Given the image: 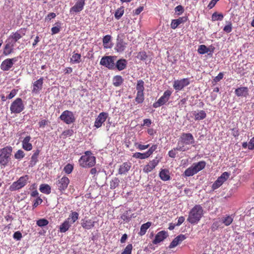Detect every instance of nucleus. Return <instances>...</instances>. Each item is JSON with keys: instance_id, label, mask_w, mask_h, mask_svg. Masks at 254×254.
I'll return each instance as SVG.
<instances>
[{"instance_id": "obj_52", "label": "nucleus", "mask_w": 254, "mask_h": 254, "mask_svg": "<svg viewBox=\"0 0 254 254\" xmlns=\"http://www.w3.org/2000/svg\"><path fill=\"white\" fill-rule=\"evenodd\" d=\"M38 156L32 155L31 158V160L30 161V166L33 167L36 165L38 161Z\"/></svg>"}, {"instance_id": "obj_22", "label": "nucleus", "mask_w": 254, "mask_h": 254, "mask_svg": "<svg viewBox=\"0 0 254 254\" xmlns=\"http://www.w3.org/2000/svg\"><path fill=\"white\" fill-rule=\"evenodd\" d=\"M186 236L185 235L181 234L176 237L171 243L169 248L172 249L176 247L184 240L186 239Z\"/></svg>"}, {"instance_id": "obj_44", "label": "nucleus", "mask_w": 254, "mask_h": 254, "mask_svg": "<svg viewBox=\"0 0 254 254\" xmlns=\"http://www.w3.org/2000/svg\"><path fill=\"white\" fill-rule=\"evenodd\" d=\"M133 157L135 158H138L140 159H144L149 157L146 152L142 153L140 152H136L133 154Z\"/></svg>"}, {"instance_id": "obj_13", "label": "nucleus", "mask_w": 254, "mask_h": 254, "mask_svg": "<svg viewBox=\"0 0 254 254\" xmlns=\"http://www.w3.org/2000/svg\"><path fill=\"white\" fill-rule=\"evenodd\" d=\"M78 213L76 212H72L66 221H64V232L66 231L71 225L74 223L78 218Z\"/></svg>"}, {"instance_id": "obj_20", "label": "nucleus", "mask_w": 254, "mask_h": 254, "mask_svg": "<svg viewBox=\"0 0 254 254\" xmlns=\"http://www.w3.org/2000/svg\"><path fill=\"white\" fill-rule=\"evenodd\" d=\"M168 236V233L165 231H160L156 235L155 239L153 241V243L157 244L162 242Z\"/></svg>"}, {"instance_id": "obj_62", "label": "nucleus", "mask_w": 254, "mask_h": 254, "mask_svg": "<svg viewBox=\"0 0 254 254\" xmlns=\"http://www.w3.org/2000/svg\"><path fill=\"white\" fill-rule=\"evenodd\" d=\"M248 148L250 150L254 149V136L250 140L248 145Z\"/></svg>"}, {"instance_id": "obj_32", "label": "nucleus", "mask_w": 254, "mask_h": 254, "mask_svg": "<svg viewBox=\"0 0 254 254\" xmlns=\"http://www.w3.org/2000/svg\"><path fill=\"white\" fill-rule=\"evenodd\" d=\"M39 190L43 193L49 194L51 192V188L49 185L42 184L40 186Z\"/></svg>"}, {"instance_id": "obj_35", "label": "nucleus", "mask_w": 254, "mask_h": 254, "mask_svg": "<svg viewBox=\"0 0 254 254\" xmlns=\"http://www.w3.org/2000/svg\"><path fill=\"white\" fill-rule=\"evenodd\" d=\"M222 224L226 226L230 225L233 221V217L232 216L228 215L225 217L222 218L221 219Z\"/></svg>"}, {"instance_id": "obj_55", "label": "nucleus", "mask_w": 254, "mask_h": 254, "mask_svg": "<svg viewBox=\"0 0 254 254\" xmlns=\"http://www.w3.org/2000/svg\"><path fill=\"white\" fill-rule=\"evenodd\" d=\"M18 90L16 89H13L10 92V93L7 95V98L8 99H11L13 98L17 93Z\"/></svg>"}, {"instance_id": "obj_10", "label": "nucleus", "mask_w": 254, "mask_h": 254, "mask_svg": "<svg viewBox=\"0 0 254 254\" xmlns=\"http://www.w3.org/2000/svg\"><path fill=\"white\" fill-rule=\"evenodd\" d=\"M26 32V29L21 28L15 32L12 33L9 36L8 40L11 39V42L15 44L16 42L25 35Z\"/></svg>"}, {"instance_id": "obj_5", "label": "nucleus", "mask_w": 254, "mask_h": 254, "mask_svg": "<svg viewBox=\"0 0 254 254\" xmlns=\"http://www.w3.org/2000/svg\"><path fill=\"white\" fill-rule=\"evenodd\" d=\"M29 178V177L27 175L20 177L17 181L10 185L9 190L11 191H15L22 188L27 184Z\"/></svg>"}, {"instance_id": "obj_4", "label": "nucleus", "mask_w": 254, "mask_h": 254, "mask_svg": "<svg viewBox=\"0 0 254 254\" xmlns=\"http://www.w3.org/2000/svg\"><path fill=\"white\" fill-rule=\"evenodd\" d=\"M206 163L204 161L193 163L191 166L186 170L184 175L186 177L192 176L204 169Z\"/></svg>"}, {"instance_id": "obj_36", "label": "nucleus", "mask_w": 254, "mask_h": 254, "mask_svg": "<svg viewBox=\"0 0 254 254\" xmlns=\"http://www.w3.org/2000/svg\"><path fill=\"white\" fill-rule=\"evenodd\" d=\"M123 82V79L121 76L116 75L113 79V83L115 86H119Z\"/></svg>"}, {"instance_id": "obj_43", "label": "nucleus", "mask_w": 254, "mask_h": 254, "mask_svg": "<svg viewBox=\"0 0 254 254\" xmlns=\"http://www.w3.org/2000/svg\"><path fill=\"white\" fill-rule=\"evenodd\" d=\"M56 185V188L61 191L64 190V177L57 181Z\"/></svg>"}, {"instance_id": "obj_58", "label": "nucleus", "mask_w": 254, "mask_h": 254, "mask_svg": "<svg viewBox=\"0 0 254 254\" xmlns=\"http://www.w3.org/2000/svg\"><path fill=\"white\" fill-rule=\"evenodd\" d=\"M56 17V14L54 12L50 13L45 17L46 21H50L52 19Z\"/></svg>"}, {"instance_id": "obj_63", "label": "nucleus", "mask_w": 254, "mask_h": 254, "mask_svg": "<svg viewBox=\"0 0 254 254\" xmlns=\"http://www.w3.org/2000/svg\"><path fill=\"white\" fill-rule=\"evenodd\" d=\"M175 11L176 12H179L178 14H180L182 13L184 11V8L182 5H178L175 7Z\"/></svg>"}, {"instance_id": "obj_47", "label": "nucleus", "mask_w": 254, "mask_h": 254, "mask_svg": "<svg viewBox=\"0 0 254 254\" xmlns=\"http://www.w3.org/2000/svg\"><path fill=\"white\" fill-rule=\"evenodd\" d=\"M111 39V37L110 35H107L104 37L103 39V42L104 48H108L110 47L108 46V44L110 42Z\"/></svg>"}, {"instance_id": "obj_11", "label": "nucleus", "mask_w": 254, "mask_h": 254, "mask_svg": "<svg viewBox=\"0 0 254 254\" xmlns=\"http://www.w3.org/2000/svg\"><path fill=\"white\" fill-rule=\"evenodd\" d=\"M190 80L188 78H183L180 80H175L173 83V87L176 90L180 91L185 87L189 85Z\"/></svg>"}, {"instance_id": "obj_50", "label": "nucleus", "mask_w": 254, "mask_h": 254, "mask_svg": "<svg viewBox=\"0 0 254 254\" xmlns=\"http://www.w3.org/2000/svg\"><path fill=\"white\" fill-rule=\"evenodd\" d=\"M136 58L140 60L144 61L147 59V56L146 52L142 51L137 54Z\"/></svg>"}, {"instance_id": "obj_16", "label": "nucleus", "mask_w": 254, "mask_h": 254, "mask_svg": "<svg viewBox=\"0 0 254 254\" xmlns=\"http://www.w3.org/2000/svg\"><path fill=\"white\" fill-rule=\"evenodd\" d=\"M160 160L156 157L154 159L150 161L149 163L144 166L143 168V172L148 173L151 172L155 167L158 164Z\"/></svg>"}, {"instance_id": "obj_15", "label": "nucleus", "mask_w": 254, "mask_h": 254, "mask_svg": "<svg viewBox=\"0 0 254 254\" xmlns=\"http://www.w3.org/2000/svg\"><path fill=\"white\" fill-rule=\"evenodd\" d=\"M85 0H77L75 4L71 7L70 9V13H77L82 11L85 5Z\"/></svg>"}, {"instance_id": "obj_18", "label": "nucleus", "mask_w": 254, "mask_h": 254, "mask_svg": "<svg viewBox=\"0 0 254 254\" xmlns=\"http://www.w3.org/2000/svg\"><path fill=\"white\" fill-rule=\"evenodd\" d=\"M5 42L6 44L3 49V54L4 56H8L13 52L15 44L8 40V39Z\"/></svg>"}, {"instance_id": "obj_33", "label": "nucleus", "mask_w": 254, "mask_h": 254, "mask_svg": "<svg viewBox=\"0 0 254 254\" xmlns=\"http://www.w3.org/2000/svg\"><path fill=\"white\" fill-rule=\"evenodd\" d=\"M126 47V43L122 40H118L115 49L118 52L124 51Z\"/></svg>"}, {"instance_id": "obj_21", "label": "nucleus", "mask_w": 254, "mask_h": 254, "mask_svg": "<svg viewBox=\"0 0 254 254\" xmlns=\"http://www.w3.org/2000/svg\"><path fill=\"white\" fill-rule=\"evenodd\" d=\"M43 77H41L33 83L32 92L33 93H38L42 89L43 84Z\"/></svg>"}, {"instance_id": "obj_12", "label": "nucleus", "mask_w": 254, "mask_h": 254, "mask_svg": "<svg viewBox=\"0 0 254 254\" xmlns=\"http://www.w3.org/2000/svg\"><path fill=\"white\" fill-rule=\"evenodd\" d=\"M18 61V58L15 57L12 59H6L1 63L0 69L3 71L9 70L13 65L14 63Z\"/></svg>"}, {"instance_id": "obj_27", "label": "nucleus", "mask_w": 254, "mask_h": 254, "mask_svg": "<svg viewBox=\"0 0 254 254\" xmlns=\"http://www.w3.org/2000/svg\"><path fill=\"white\" fill-rule=\"evenodd\" d=\"M75 120L74 116L71 112L64 111V122L67 124L73 122Z\"/></svg>"}, {"instance_id": "obj_40", "label": "nucleus", "mask_w": 254, "mask_h": 254, "mask_svg": "<svg viewBox=\"0 0 254 254\" xmlns=\"http://www.w3.org/2000/svg\"><path fill=\"white\" fill-rule=\"evenodd\" d=\"M124 13V7L122 6L118 8L115 12V17L116 19H119Z\"/></svg>"}, {"instance_id": "obj_29", "label": "nucleus", "mask_w": 254, "mask_h": 254, "mask_svg": "<svg viewBox=\"0 0 254 254\" xmlns=\"http://www.w3.org/2000/svg\"><path fill=\"white\" fill-rule=\"evenodd\" d=\"M94 221L91 219H83L81 222V225L83 228L86 229H90L94 226Z\"/></svg>"}, {"instance_id": "obj_3", "label": "nucleus", "mask_w": 254, "mask_h": 254, "mask_svg": "<svg viewBox=\"0 0 254 254\" xmlns=\"http://www.w3.org/2000/svg\"><path fill=\"white\" fill-rule=\"evenodd\" d=\"M80 165L84 168L92 167L96 163V159L90 151H86L79 160Z\"/></svg>"}, {"instance_id": "obj_24", "label": "nucleus", "mask_w": 254, "mask_h": 254, "mask_svg": "<svg viewBox=\"0 0 254 254\" xmlns=\"http://www.w3.org/2000/svg\"><path fill=\"white\" fill-rule=\"evenodd\" d=\"M235 94L238 97H246L249 94V89L247 87H240L236 89Z\"/></svg>"}, {"instance_id": "obj_1", "label": "nucleus", "mask_w": 254, "mask_h": 254, "mask_svg": "<svg viewBox=\"0 0 254 254\" xmlns=\"http://www.w3.org/2000/svg\"><path fill=\"white\" fill-rule=\"evenodd\" d=\"M203 209L200 205H195L190 211L187 221L191 224H197L202 218Z\"/></svg>"}, {"instance_id": "obj_23", "label": "nucleus", "mask_w": 254, "mask_h": 254, "mask_svg": "<svg viewBox=\"0 0 254 254\" xmlns=\"http://www.w3.org/2000/svg\"><path fill=\"white\" fill-rule=\"evenodd\" d=\"M31 139L30 136L28 135L26 136L22 141V148L26 151H30L32 149V145L30 143Z\"/></svg>"}, {"instance_id": "obj_42", "label": "nucleus", "mask_w": 254, "mask_h": 254, "mask_svg": "<svg viewBox=\"0 0 254 254\" xmlns=\"http://www.w3.org/2000/svg\"><path fill=\"white\" fill-rule=\"evenodd\" d=\"M81 56L79 54L74 53L70 59L71 62L73 63H79L80 61Z\"/></svg>"}, {"instance_id": "obj_37", "label": "nucleus", "mask_w": 254, "mask_h": 254, "mask_svg": "<svg viewBox=\"0 0 254 254\" xmlns=\"http://www.w3.org/2000/svg\"><path fill=\"white\" fill-rule=\"evenodd\" d=\"M209 51V49L208 48L204 45H201L199 46L198 48L197 49V52L199 54L203 55L206 53H208Z\"/></svg>"}, {"instance_id": "obj_19", "label": "nucleus", "mask_w": 254, "mask_h": 254, "mask_svg": "<svg viewBox=\"0 0 254 254\" xmlns=\"http://www.w3.org/2000/svg\"><path fill=\"white\" fill-rule=\"evenodd\" d=\"M190 149L189 147H187L185 146H181V145H178L176 148H174L173 149L170 150L168 152V155L169 157L171 158H175L177 154L176 151H182L184 152Z\"/></svg>"}, {"instance_id": "obj_51", "label": "nucleus", "mask_w": 254, "mask_h": 254, "mask_svg": "<svg viewBox=\"0 0 254 254\" xmlns=\"http://www.w3.org/2000/svg\"><path fill=\"white\" fill-rule=\"evenodd\" d=\"M132 246L131 244H128L127 246L122 254H131Z\"/></svg>"}, {"instance_id": "obj_41", "label": "nucleus", "mask_w": 254, "mask_h": 254, "mask_svg": "<svg viewBox=\"0 0 254 254\" xmlns=\"http://www.w3.org/2000/svg\"><path fill=\"white\" fill-rule=\"evenodd\" d=\"M24 151L21 149L18 150L14 154V158L18 160H21L25 156Z\"/></svg>"}, {"instance_id": "obj_17", "label": "nucleus", "mask_w": 254, "mask_h": 254, "mask_svg": "<svg viewBox=\"0 0 254 254\" xmlns=\"http://www.w3.org/2000/svg\"><path fill=\"white\" fill-rule=\"evenodd\" d=\"M108 117V114L102 112L99 114L97 118L96 119L94 123V126L97 128H99L102 126V124L105 122Z\"/></svg>"}, {"instance_id": "obj_2", "label": "nucleus", "mask_w": 254, "mask_h": 254, "mask_svg": "<svg viewBox=\"0 0 254 254\" xmlns=\"http://www.w3.org/2000/svg\"><path fill=\"white\" fill-rule=\"evenodd\" d=\"M12 147L6 146L0 149V165L1 168H5L11 160Z\"/></svg>"}, {"instance_id": "obj_28", "label": "nucleus", "mask_w": 254, "mask_h": 254, "mask_svg": "<svg viewBox=\"0 0 254 254\" xmlns=\"http://www.w3.org/2000/svg\"><path fill=\"white\" fill-rule=\"evenodd\" d=\"M192 115L194 117V119L196 121L203 120L206 117L205 112L203 110L198 111L197 112L194 111L192 112Z\"/></svg>"}, {"instance_id": "obj_9", "label": "nucleus", "mask_w": 254, "mask_h": 254, "mask_svg": "<svg viewBox=\"0 0 254 254\" xmlns=\"http://www.w3.org/2000/svg\"><path fill=\"white\" fill-rule=\"evenodd\" d=\"M172 92L170 90H166L163 93V95L158 100V101L153 104V107L155 108L159 107L164 105L169 99Z\"/></svg>"}, {"instance_id": "obj_6", "label": "nucleus", "mask_w": 254, "mask_h": 254, "mask_svg": "<svg viewBox=\"0 0 254 254\" xmlns=\"http://www.w3.org/2000/svg\"><path fill=\"white\" fill-rule=\"evenodd\" d=\"M24 109V105L22 100L20 98H17L13 101L10 106L11 114H19Z\"/></svg>"}, {"instance_id": "obj_8", "label": "nucleus", "mask_w": 254, "mask_h": 254, "mask_svg": "<svg viewBox=\"0 0 254 254\" xmlns=\"http://www.w3.org/2000/svg\"><path fill=\"white\" fill-rule=\"evenodd\" d=\"M115 59L114 57L105 56L101 59L100 64L109 69H113L115 67Z\"/></svg>"}, {"instance_id": "obj_59", "label": "nucleus", "mask_w": 254, "mask_h": 254, "mask_svg": "<svg viewBox=\"0 0 254 254\" xmlns=\"http://www.w3.org/2000/svg\"><path fill=\"white\" fill-rule=\"evenodd\" d=\"M232 24L229 23L228 25H226L223 29V30L226 33H230L232 31Z\"/></svg>"}, {"instance_id": "obj_61", "label": "nucleus", "mask_w": 254, "mask_h": 254, "mask_svg": "<svg viewBox=\"0 0 254 254\" xmlns=\"http://www.w3.org/2000/svg\"><path fill=\"white\" fill-rule=\"evenodd\" d=\"M223 77V73H222V72H220L217 76H216L214 79V81L215 82H217L218 81H219L220 80H221Z\"/></svg>"}, {"instance_id": "obj_38", "label": "nucleus", "mask_w": 254, "mask_h": 254, "mask_svg": "<svg viewBox=\"0 0 254 254\" xmlns=\"http://www.w3.org/2000/svg\"><path fill=\"white\" fill-rule=\"evenodd\" d=\"M222 224V222L221 219L219 218L216 220L215 222H214L212 225L211 229L213 231H215L218 228L222 227L221 225Z\"/></svg>"}, {"instance_id": "obj_64", "label": "nucleus", "mask_w": 254, "mask_h": 254, "mask_svg": "<svg viewBox=\"0 0 254 254\" xmlns=\"http://www.w3.org/2000/svg\"><path fill=\"white\" fill-rule=\"evenodd\" d=\"M218 0H211V1L209 2V3L208 5V7L209 9L212 8L216 4L217 1Z\"/></svg>"}, {"instance_id": "obj_53", "label": "nucleus", "mask_w": 254, "mask_h": 254, "mask_svg": "<svg viewBox=\"0 0 254 254\" xmlns=\"http://www.w3.org/2000/svg\"><path fill=\"white\" fill-rule=\"evenodd\" d=\"M157 145L156 144L153 145L151 147H150L149 150L147 152H146L148 156L149 157L153 153V152L157 149Z\"/></svg>"}, {"instance_id": "obj_30", "label": "nucleus", "mask_w": 254, "mask_h": 254, "mask_svg": "<svg viewBox=\"0 0 254 254\" xmlns=\"http://www.w3.org/2000/svg\"><path fill=\"white\" fill-rule=\"evenodd\" d=\"M159 176L160 179L164 181L170 180V172L167 169H162L160 172Z\"/></svg>"}, {"instance_id": "obj_45", "label": "nucleus", "mask_w": 254, "mask_h": 254, "mask_svg": "<svg viewBox=\"0 0 254 254\" xmlns=\"http://www.w3.org/2000/svg\"><path fill=\"white\" fill-rule=\"evenodd\" d=\"M223 15L222 13H218L217 12H214L212 15V20L217 21L222 20L223 18Z\"/></svg>"}, {"instance_id": "obj_39", "label": "nucleus", "mask_w": 254, "mask_h": 254, "mask_svg": "<svg viewBox=\"0 0 254 254\" xmlns=\"http://www.w3.org/2000/svg\"><path fill=\"white\" fill-rule=\"evenodd\" d=\"M48 224V220L45 218L40 219L36 221V224L40 227H45L47 226Z\"/></svg>"}, {"instance_id": "obj_57", "label": "nucleus", "mask_w": 254, "mask_h": 254, "mask_svg": "<svg viewBox=\"0 0 254 254\" xmlns=\"http://www.w3.org/2000/svg\"><path fill=\"white\" fill-rule=\"evenodd\" d=\"M119 181L117 179H115L111 182V189H115L119 185Z\"/></svg>"}, {"instance_id": "obj_26", "label": "nucleus", "mask_w": 254, "mask_h": 254, "mask_svg": "<svg viewBox=\"0 0 254 254\" xmlns=\"http://www.w3.org/2000/svg\"><path fill=\"white\" fill-rule=\"evenodd\" d=\"M187 20V18L186 17H182L177 19H173L171 22V27L172 29H175L177 28L180 24L185 22Z\"/></svg>"}, {"instance_id": "obj_46", "label": "nucleus", "mask_w": 254, "mask_h": 254, "mask_svg": "<svg viewBox=\"0 0 254 254\" xmlns=\"http://www.w3.org/2000/svg\"><path fill=\"white\" fill-rule=\"evenodd\" d=\"M144 81L142 80L137 81V83L136 87L137 92H143L144 89Z\"/></svg>"}, {"instance_id": "obj_14", "label": "nucleus", "mask_w": 254, "mask_h": 254, "mask_svg": "<svg viewBox=\"0 0 254 254\" xmlns=\"http://www.w3.org/2000/svg\"><path fill=\"white\" fill-rule=\"evenodd\" d=\"M229 176L230 174L228 172H224L213 184V190L219 188L228 179Z\"/></svg>"}, {"instance_id": "obj_60", "label": "nucleus", "mask_w": 254, "mask_h": 254, "mask_svg": "<svg viewBox=\"0 0 254 254\" xmlns=\"http://www.w3.org/2000/svg\"><path fill=\"white\" fill-rule=\"evenodd\" d=\"M60 27L59 26H55L52 28L51 31H52V34H56L60 32Z\"/></svg>"}, {"instance_id": "obj_34", "label": "nucleus", "mask_w": 254, "mask_h": 254, "mask_svg": "<svg viewBox=\"0 0 254 254\" xmlns=\"http://www.w3.org/2000/svg\"><path fill=\"white\" fill-rule=\"evenodd\" d=\"M151 223L150 222H148L146 223L142 224L140 227V230L139 234L140 236L144 235L146 233L147 230L151 226Z\"/></svg>"}, {"instance_id": "obj_49", "label": "nucleus", "mask_w": 254, "mask_h": 254, "mask_svg": "<svg viewBox=\"0 0 254 254\" xmlns=\"http://www.w3.org/2000/svg\"><path fill=\"white\" fill-rule=\"evenodd\" d=\"M73 169V164L68 163L64 166V173L67 174H70Z\"/></svg>"}, {"instance_id": "obj_54", "label": "nucleus", "mask_w": 254, "mask_h": 254, "mask_svg": "<svg viewBox=\"0 0 254 254\" xmlns=\"http://www.w3.org/2000/svg\"><path fill=\"white\" fill-rule=\"evenodd\" d=\"M22 234L21 233V232L20 231L15 232L13 234V238H14V239H15L17 241L20 240L22 238Z\"/></svg>"}, {"instance_id": "obj_56", "label": "nucleus", "mask_w": 254, "mask_h": 254, "mask_svg": "<svg viewBox=\"0 0 254 254\" xmlns=\"http://www.w3.org/2000/svg\"><path fill=\"white\" fill-rule=\"evenodd\" d=\"M42 199L40 197H38L34 201L33 204V208L36 207L38 205L40 204L42 202Z\"/></svg>"}, {"instance_id": "obj_48", "label": "nucleus", "mask_w": 254, "mask_h": 254, "mask_svg": "<svg viewBox=\"0 0 254 254\" xmlns=\"http://www.w3.org/2000/svg\"><path fill=\"white\" fill-rule=\"evenodd\" d=\"M136 101L138 103H140L143 102L144 100V94L143 92H137L136 97L135 98Z\"/></svg>"}, {"instance_id": "obj_7", "label": "nucleus", "mask_w": 254, "mask_h": 254, "mask_svg": "<svg viewBox=\"0 0 254 254\" xmlns=\"http://www.w3.org/2000/svg\"><path fill=\"white\" fill-rule=\"evenodd\" d=\"M194 143V139L193 135L190 133H183L178 142V145L188 147V145Z\"/></svg>"}, {"instance_id": "obj_31", "label": "nucleus", "mask_w": 254, "mask_h": 254, "mask_svg": "<svg viewBox=\"0 0 254 254\" xmlns=\"http://www.w3.org/2000/svg\"><path fill=\"white\" fill-rule=\"evenodd\" d=\"M127 64V61L125 59H120L117 62L115 67L119 70H122L126 68Z\"/></svg>"}, {"instance_id": "obj_25", "label": "nucleus", "mask_w": 254, "mask_h": 254, "mask_svg": "<svg viewBox=\"0 0 254 254\" xmlns=\"http://www.w3.org/2000/svg\"><path fill=\"white\" fill-rule=\"evenodd\" d=\"M131 164L130 162H125L119 169V173L121 175L126 174L130 170Z\"/></svg>"}]
</instances>
